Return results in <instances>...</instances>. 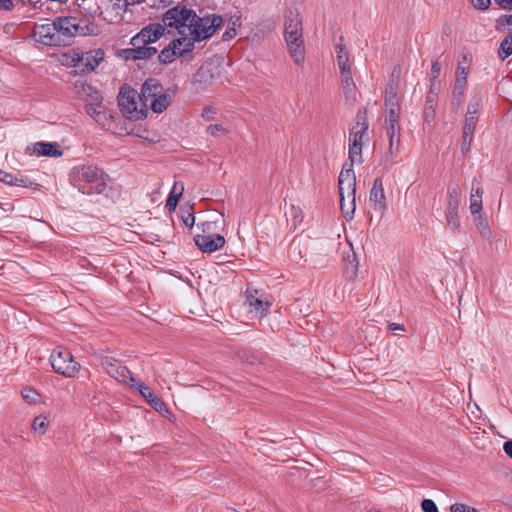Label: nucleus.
Instances as JSON below:
<instances>
[{
  "label": "nucleus",
  "instance_id": "f257e3e1",
  "mask_svg": "<svg viewBox=\"0 0 512 512\" xmlns=\"http://www.w3.org/2000/svg\"><path fill=\"white\" fill-rule=\"evenodd\" d=\"M163 24L151 23L138 33L147 46L157 42L165 33L166 28L177 30L179 38L173 39L158 54L161 64L167 65L177 58L191 53L195 43L210 38L222 25L219 15L199 17L195 11L185 6H176L166 11L162 18Z\"/></svg>",
  "mask_w": 512,
  "mask_h": 512
},
{
  "label": "nucleus",
  "instance_id": "f03ea898",
  "mask_svg": "<svg viewBox=\"0 0 512 512\" xmlns=\"http://www.w3.org/2000/svg\"><path fill=\"white\" fill-rule=\"evenodd\" d=\"M175 94L176 88H164L159 80L149 78L143 83L140 94L130 87H122L118 104L129 118L143 119L149 109L157 114L165 111Z\"/></svg>",
  "mask_w": 512,
  "mask_h": 512
},
{
  "label": "nucleus",
  "instance_id": "7ed1b4c3",
  "mask_svg": "<svg viewBox=\"0 0 512 512\" xmlns=\"http://www.w3.org/2000/svg\"><path fill=\"white\" fill-rule=\"evenodd\" d=\"M70 182L83 194H101L106 190L110 176L96 165L84 164L71 170Z\"/></svg>",
  "mask_w": 512,
  "mask_h": 512
},
{
  "label": "nucleus",
  "instance_id": "20e7f679",
  "mask_svg": "<svg viewBox=\"0 0 512 512\" xmlns=\"http://www.w3.org/2000/svg\"><path fill=\"white\" fill-rule=\"evenodd\" d=\"M59 46H69L77 36H86L93 32L88 20L78 16H59L55 19Z\"/></svg>",
  "mask_w": 512,
  "mask_h": 512
},
{
  "label": "nucleus",
  "instance_id": "39448f33",
  "mask_svg": "<svg viewBox=\"0 0 512 512\" xmlns=\"http://www.w3.org/2000/svg\"><path fill=\"white\" fill-rule=\"evenodd\" d=\"M284 38L295 63L304 61L302 21L297 13L289 12L284 24Z\"/></svg>",
  "mask_w": 512,
  "mask_h": 512
},
{
  "label": "nucleus",
  "instance_id": "423d86ee",
  "mask_svg": "<svg viewBox=\"0 0 512 512\" xmlns=\"http://www.w3.org/2000/svg\"><path fill=\"white\" fill-rule=\"evenodd\" d=\"M368 123L365 116L358 112L356 124L349 133L348 162L362 163L363 138L367 136Z\"/></svg>",
  "mask_w": 512,
  "mask_h": 512
},
{
  "label": "nucleus",
  "instance_id": "0eeeda50",
  "mask_svg": "<svg viewBox=\"0 0 512 512\" xmlns=\"http://www.w3.org/2000/svg\"><path fill=\"white\" fill-rule=\"evenodd\" d=\"M50 363L56 373L67 378L75 377L80 370V364L74 360L70 351L62 347L53 350Z\"/></svg>",
  "mask_w": 512,
  "mask_h": 512
},
{
  "label": "nucleus",
  "instance_id": "6e6552de",
  "mask_svg": "<svg viewBox=\"0 0 512 512\" xmlns=\"http://www.w3.org/2000/svg\"><path fill=\"white\" fill-rule=\"evenodd\" d=\"M214 222L206 221L201 223L204 234L194 237L196 246L204 253H212L220 250L225 244V238L220 234L211 233Z\"/></svg>",
  "mask_w": 512,
  "mask_h": 512
},
{
  "label": "nucleus",
  "instance_id": "1a4fd4ad",
  "mask_svg": "<svg viewBox=\"0 0 512 512\" xmlns=\"http://www.w3.org/2000/svg\"><path fill=\"white\" fill-rule=\"evenodd\" d=\"M101 367L105 372L116 381L128 384L130 387H134L135 379L133 378L130 370L120 364V362L112 356L101 355L99 356Z\"/></svg>",
  "mask_w": 512,
  "mask_h": 512
},
{
  "label": "nucleus",
  "instance_id": "9d476101",
  "mask_svg": "<svg viewBox=\"0 0 512 512\" xmlns=\"http://www.w3.org/2000/svg\"><path fill=\"white\" fill-rule=\"evenodd\" d=\"M105 53L102 49L89 50L75 53L72 57V65L84 73H90L104 60Z\"/></svg>",
  "mask_w": 512,
  "mask_h": 512
},
{
  "label": "nucleus",
  "instance_id": "9b49d317",
  "mask_svg": "<svg viewBox=\"0 0 512 512\" xmlns=\"http://www.w3.org/2000/svg\"><path fill=\"white\" fill-rule=\"evenodd\" d=\"M355 163L345 161L338 177L339 196L352 199L356 196V176L353 169Z\"/></svg>",
  "mask_w": 512,
  "mask_h": 512
},
{
  "label": "nucleus",
  "instance_id": "f8f14e48",
  "mask_svg": "<svg viewBox=\"0 0 512 512\" xmlns=\"http://www.w3.org/2000/svg\"><path fill=\"white\" fill-rule=\"evenodd\" d=\"M246 305L249 307L250 313H254L257 317H263L272 306V302L265 296L264 292L247 288Z\"/></svg>",
  "mask_w": 512,
  "mask_h": 512
},
{
  "label": "nucleus",
  "instance_id": "ddd939ff",
  "mask_svg": "<svg viewBox=\"0 0 512 512\" xmlns=\"http://www.w3.org/2000/svg\"><path fill=\"white\" fill-rule=\"evenodd\" d=\"M369 206L382 217L387 211V198L384 191L383 180L376 178L369 192Z\"/></svg>",
  "mask_w": 512,
  "mask_h": 512
},
{
  "label": "nucleus",
  "instance_id": "4468645a",
  "mask_svg": "<svg viewBox=\"0 0 512 512\" xmlns=\"http://www.w3.org/2000/svg\"><path fill=\"white\" fill-rule=\"evenodd\" d=\"M34 37L37 42L47 46H59L55 20L51 23L38 24L34 28Z\"/></svg>",
  "mask_w": 512,
  "mask_h": 512
},
{
  "label": "nucleus",
  "instance_id": "2eb2a0df",
  "mask_svg": "<svg viewBox=\"0 0 512 512\" xmlns=\"http://www.w3.org/2000/svg\"><path fill=\"white\" fill-rule=\"evenodd\" d=\"M388 137V149L384 156V162L394 165L399 162L400 135H386Z\"/></svg>",
  "mask_w": 512,
  "mask_h": 512
},
{
  "label": "nucleus",
  "instance_id": "dca6fc26",
  "mask_svg": "<svg viewBox=\"0 0 512 512\" xmlns=\"http://www.w3.org/2000/svg\"><path fill=\"white\" fill-rule=\"evenodd\" d=\"M27 151L49 157H60L62 155L59 145L50 142H36L32 147H28Z\"/></svg>",
  "mask_w": 512,
  "mask_h": 512
},
{
  "label": "nucleus",
  "instance_id": "f3484780",
  "mask_svg": "<svg viewBox=\"0 0 512 512\" xmlns=\"http://www.w3.org/2000/svg\"><path fill=\"white\" fill-rule=\"evenodd\" d=\"M385 124L386 135H400V117L399 113L395 112V109H389V111H387Z\"/></svg>",
  "mask_w": 512,
  "mask_h": 512
},
{
  "label": "nucleus",
  "instance_id": "a211bd4d",
  "mask_svg": "<svg viewBox=\"0 0 512 512\" xmlns=\"http://www.w3.org/2000/svg\"><path fill=\"white\" fill-rule=\"evenodd\" d=\"M467 69L468 68L462 66L461 64H459L457 67L456 79L454 84V95L456 97H462L464 94L468 74Z\"/></svg>",
  "mask_w": 512,
  "mask_h": 512
},
{
  "label": "nucleus",
  "instance_id": "6ab92c4d",
  "mask_svg": "<svg viewBox=\"0 0 512 512\" xmlns=\"http://www.w3.org/2000/svg\"><path fill=\"white\" fill-rule=\"evenodd\" d=\"M337 65L340 71L351 69L349 54L344 44L339 43L335 47Z\"/></svg>",
  "mask_w": 512,
  "mask_h": 512
},
{
  "label": "nucleus",
  "instance_id": "aec40b11",
  "mask_svg": "<svg viewBox=\"0 0 512 512\" xmlns=\"http://www.w3.org/2000/svg\"><path fill=\"white\" fill-rule=\"evenodd\" d=\"M130 44L134 49H139L141 52L144 51L146 59H150L157 54V49L153 46H147L146 43L142 41L139 33L131 38Z\"/></svg>",
  "mask_w": 512,
  "mask_h": 512
},
{
  "label": "nucleus",
  "instance_id": "412c9836",
  "mask_svg": "<svg viewBox=\"0 0 512 512\" xmlns=\"http://www.w3.org/2000/svg\"><path fill=\"white\" fill-rule=\"evenodd\" d=\"M482 195L483 189L481 187H478L476 189L472 188L469 206L472 215L480 214L482 210Z\"/></svg>",
  "mask_w": 512,
  "mask_h": 512
},
{
  "label": "nucleus",
  "instance_id": "4be33fe9",
  "mask_svg": "<svg viewBox=\"0 0 512 512\" xmlns=\"http://www.w3.org/2000/svg\"><path fill=\"white\" fill-rule=\"evenodd\" d=\"M356 196H352V199L347 198V196H340V208L343 216L349 220L353 218L356 204H355Z\"/></svg>",
  "mask_w": 512,
  "mask_h": 512
},
{
  "label": "nucleus",
  "instance_id": "5701e85b",
  "mask_svg": "<svg viewBox=\"0 0 512 512\" xmlns=\"http://www.w3.org/2000/svg\"><path fill=\"white\" fill-rule=\"evenodd\" d=\"M49 419L45 415L36 416L31 424V431L37 435H44L49 427Z\"/></svg>",
  "mask_w": 512,
  "mask_h": 512
},
{
  "label": "nucleus",
  "instance_id": "b1692460",
  "mask_svg": "<svg viewBox=\"0 0 512 512\" xmlns=\"http://www.w3.org/2000/svg\"><path fill=\"white\" fill-rule=\"evenodd\" d=\"M341 76V84L344 90V93L347 97H349L355 90V83L353 81L351 69L340 71Z\"/></svg>",
  "mask_w": 512,
  "mask_h": 512
},
{
  "label": "nucleus",
  "instance_id": "393cba45",
  "mask_svg": "<svg viewBox=\"0 0 512 512\" xmlns=\"http://www.w3.org/2000/svg\"><path fill=\"white\" fill-rule=\"evenodd\" d=\"M94 102H91L85 106L86 113L91 116L93 119L100 113L104 106L102 105V98L97 91H94V95L92 96Z\"/></svg>",
  "mask_w": 512,
  "mask_h": 512
},
{
  "label": "nucleus",
  "instance_id": "a878e982",
  "mask_svg": "<svg viewBox=\"0 0 512 512\" xmlns=\"http://www.w3.org/2000/svg\"><path fill=\"white\" fill-rule=\"evenodd\" d=\"M448 202L447 208L452 210H459V206L461 203V192L457 186H449L448 187Z\"/></svg>",
  "mask_w": 512,
  "mask_h": 512
},
{
  "label": "nucleus",
  "instance_id": "bb28decb",
  "mask_svg": "<svg viewBox=\"0 0 512 512\" xmlns=\"http://www.w3.org/2000/svg\"><path fill=\"white\" fill-rule=\"evenodd\" d=\"M447 227L452 232H457L460 228V221L458 218V210H452L447 208L445 213Z\"/></svg>",
  "mask_w": 512,
  "mask_h": 512
},
{
  "label": "nucleus",
  "instance_id": "cd10ccee",
  "mask_svg": "<svg viewBox=\"0 0 512 512\" xmlns=\"http://www.w3.org/2000/svg\"><path fill=\"white\" fill-rule=\"evenodd\" d=\"M119 56L125 60H145V52L139 49L126 48L119 51Z\"/></svg>",
  "mask_w": 512,
  "mask_h": 512
},
{
  "label": "nucleus",
  "instance_id": "c85d7f7f",
  "mask_svg": "<svg viewBox=\"0 0 512 512\" xmlns=\"http://www.w3.org/2000/svg\"><path fill=\"white\" fill-rule=\"evenodd\" d=\"M11 186L23 187V188H33L34 186H38L37 183L29 179L27 176H24L20 173L13 174V179L11 182Z\"/></svg>",
  "mask_w": 512,
  "mask_h": 512
},
{
  "label": "nucleus",
  "instance_id": "c756f323",
  "mask_svg": "<svg viewBox=\"0 0 512 512\" xmlns=\"http://www.w3.org/2000/svg\"><path fill=\"white\" fill-rule=\"evenodd\" d=\"M498 55L502 60L512 55V36H506L501 41L498 49Z\"/></svg>",
  "mask_w": 512,
  "mask_h": 512
},
{
  "label": "nucleus",
  "instance_id": "7c9ffc66",
  "mask_svg": "<svg viewBox=\"0 0 512 512\" xmlns=\"http://www.w3.org/2000/svg\"><path fill=\"white\" fill-rule=\"evenodd\" d=\"M183 191H184V186H183V184H181L178 193H174V191L170 192V194L167 198L166 204H165V208L169 212H172L176 209L179 198L181 197Z\"/></svg>",
  "mask_w": 512,
  "mask_h": 512
},
{
  "label": "nucleus",
  "instance_id": "2f4dec72",
  "mask_svg": "<svg viewBox=\"0 0 512 512\" xmlns=\"http://www.w3.org/2000/svg\"><path fill=\"white\" fill-rule=\"evenodd\" d=\"M94 120L103 128L110 129L113 123V116L105 108L97 114Z\"/></svg>",
  "mask_w": 512,
  "mask_h": 512
},
{
  "label": "nucleus",
  "instance_id": "473e14b6",
  "mask_svg": "<svg viewBox=\"0 0 512 512\" xmlns=\"http://www.w3.org/2000/svg\"><path fill=\"white\" fill-rule=\"evenodd\" d=\"M21 396L28 404H36L40 397L39 393L30 386L21 390Z\"/></svg>",
  "mask_w": 512,
  "mask_h": 512
},
{
  "label": "nucleus",
  "instance_id": "72a5a7b5",
  "mask_svg": "<svg viewBox=\"0 0 512 512\" xmlns=\"http://www.w3.org/2000/svg\"><path fill=\"white\" fill-rule=\"evenodd\" d=\"M482 105V97L475 95L469 102L466 115L477 116Z\"/></svg>",
  "mask_w": 512,
  "mask_h": 512
},
{
  "label": "nucleus",
  "instance_id": "f704fd0d",
  "mask_svg": "<svg viewBox=\"0 0 512 512\" xmlns=\"http://www.w3.org/2000/svg\"><path fill=\"white\" fill-rule=\"evenodd\" d=\"M134 387L140 392L141 396L148 401V403L154 401L155 395L151 388L143 383H136V381L134 382Z\"/></svg>",
  "mask_w": 512,
  "mask_h": 512
},
{
  "label": "nucleus",
  "instance_id": "c9c22d12",
  "mask_svg": "<svg viewBox=\"0 0 512 512\" xmlns=\"http://www.w3.org/2000/svg\"><path fill=\"white\" fill-rule=\"evenodd\" d=\"M478 122V116L466 115L463 132L474 135L475 128Z\"/></svg>",
  "mask_w": 512,
  "mask_h": 512
},
{
  "label": "nucleus",
  "instance_id": "e433bc0d",
  "mask_svg": "<svg viewBox=\"0 0 512 512\" xmlns=\"http://www.w3.org/2000/svg\"><path fill=\"white\" fill-rule=\"evenodd\" d=\"M385 106L387 108V111H389V109H395V112L399 113L400 108L397 103V96L395 93H393V92L387 93L386 98H385Z\"/></svg>",
  "mask_w": 512,
  "mask_h": 512
},
{
  "label": "nucleus",
  "instance_id": "4c0bfd02",
  "mask_svg": "<svg viewBox=\"0 0 512 512\" xmlns=\"http://www.w3.org/2000/svg\"><path fill=\"white\" fill-rule=\"evenodd\" d=\"M472 134L467 132H463L462 140H461V151L463 154H466L470 150L471 143L473 141Z\"/></svg>",
  "mask_w": 512,
  "mask_h": 512
},
{
  "label": "nucleus",
  "instance_id": "58836bf2",
  "mask_svg": "<svg viewBox=\"0 0 512 512\" xmlns=\"http://www.w3.org/2000/svg\"><path fill=\"white\" fill-rule=\"evenodd\" d=\"M423 512H438L435 502L431 499H424L421 503Z\"/></svg>",
  "mask_w": 512,
  "mask_h": 512
},
{
  "label": "nucleus",
  "instance_id": "ea45409f",
  "mask_svg": "<svg viewBox=\"0 0 512 512\" xmlns=\"http://www.w3.org/2000/svg\"><path fill=\"white\" fill-rule=\"evenodd\" d=\"M437 97H438V93L433 92V89H430V91L428 92V94L426 96L425 106H428V108L434 109Z\"/></svg>",
  "mask_w": 512,
  "mask_h": 512
},
{
  "label": "nucleus",
  "instance_id": "a19ab883",
  "mask_svg": "<svg viewBox=\"0 0 512 512\" xmlns=\"http://www.w3.org/2000/svg\"><path fill=\"white\" fill-rule=\"evenodd\" d=\"M181 219L183 223L189 228H192L195 223V216L192 211H187L186 214H182Z\"/></svg>",
  "mask_w": 512,
  "mask_h": 512
},
{
  "label": "nucleus",
  "instance_id": "79ce46f5",
  "mask_svg": "<svg viewBox=\"0 0 512 512\" xmlns=\"http://www.w3.org/2000/svg\"><path fill=\"white\" fill-rule=\"evenodd\" d=\"M475 508L470 507L463 503H455L450 506L451 512H471V510H474Z\"/></svg>",
  "mask_w": 512,
  "mask_h": 512
},
{
  "label": "nucleus",
  "instance_id": "37998d69",
  "mask_svg": "<svg viewBox=\"0 0 512 512\" xmlns=\"http://www.w3.org/2000/svg\"><path fill=\"white\" fill-rule=\"evenodd\" d=\"M224 133L225 129L220 124H213L207 127V133L211 136H216L218 133Z\"/></svg>",
  "mask_w": 512,
  "mask_h": 512
},
{
  "label": "nucleus",
  "instance_id": "c03bdc74",
  "mask_svg": "<svg viewBox=\"0 0 512 512\" xmlns=\"http://www.w3.org/2000/svg\"><path fill=\"white\" fill-rule=\"evenodd\" d=\"M471 3L474 8L485 10L489 8L491 1L490 0H471Z\"/></svg>",
  "mask_w": 512,
  "mask_h": 512
},
{
  "label": "nucleus",
  "instance_id": "a18cd8bd",
  "mask_svg": "<svg viewBox=\"0 0 512 512\" xmlns=\"http://www.w3.org/2000/svg\"><path fill=\"white\" fill-rule=\"evenodd\" d=\"M14 8L13 0H0V11L9 12Z\"/></svg>",
  "mask_w": 512,
  "mask_h": 512
},
{
  "label": "nucleus",
  "instance_id": "49530a36",
  "mask_svg": "<svg viewBox=\"0 0 512 512\" xmlns=\"http://www.w3.org/2000/svg\"><path fill=\"white\" fill-rule=\"evenodd\" d=\"M440 71H441V65H440L439 61L438 60L432 61V65H431L432 79H436L439 76Z\"/></svg>",
  "mask_w": 512,
  "mask_h": 512
},
{
  "label": "nucleus",
  "instance_id": "de8ad7c7",
  "mask_svg": "<svg viewBox=\"0 0 512 512\" xmlns=\"http://www.w3.org/2000/svg\"><path fill=\"white\" fill-rule=\"evenodd\" d=\"M13 174L14 173H9V172L0 170V182H3L5 184L11 186V182H12V179H13Z\"/></svg>",
  "mask_w": 512,
  "mask_h": 512
},
{
  "label": "nucleus",
  "instance_id": "09e8293b",
  "mask_svg": "<svg viewBox=\"0 0 512 512\" xmlns=\"http://www.w3.org/2000/svg\"><path fill=\"white\" fill-rule=\"evenodd\" d=\"M501 8L505 10H512V0H494Z\"/></svg>",
  "mask_w": 512,
  "mask_h": 512
},
{
  "label": "nucleus",
  "instance_id": "8fccbe9b",
  "mask_svg": "<svg viewBox=\"0 0 512 512\" xmlns=\"http://www.w3.org/2000/svg\"><path fill=\"white\" fill-rule=\"evenodd\" d=\"M236 35V31L235 29H230V30H226L223 35H222V39L224 41H227V40H230L232 39L234 36Z\"/></svg>",
  "mask_w": 512,
  "mask_h": 512
},
{
  "label": "nucleus",
  "instance_id": "3c124183",
  "mask_svg": "<svg viewBox=\"0 0 512 512\" xmlns=\"http://www.w3.org/2000/svg\"><path fill=\"white\" fill-rule=\"evenodd\" d=\"M388 329L390 331H404V325L399 323H388Z\"/></svg>",
  "mask_w": 512,
  "mask_h": 512
},
{
  "label": "nucleus",
  "instance_id": "603ef678",
  "mask_svg": "<svg viewBox=\"0 0 512 512\" xmlns=\"http://www.w3.org/2000/svg\"><path fill=\"white\" fill-rule=\"evenodd\" d=\"M503 450L510 458H512V440L504 443Z\"/></svg>",
  "mask_w": 512,
  "mask_h": 512
},
{
  "label": "nucleus",
  "instance_id": "864d4df0",
  "mask_svg": "<svg viewBox=\"0 0 512 512\" xmlns=\"http://www.w3.org/2000/svg\"><path fill=\"white\" fill-rule=\"evenodd\" d=\"M172 2L173 0H151L150 6L156 7L158 5H168Z\"/></svg>",
  "mask_w": 512,
  "mask_h": 512
},
{
  "label": "nucleus",
  "instance_id": "5fc2aeb1",
  "mask_svg": "<svg viewBox=\"0 0 512 512\" xmlns=\"http://www.w3.org/2000/svg\"><path fill=\"white\" fill-rule=\"evenodd\" d=\"M425 120L430 121L434 117V109L428 108V106H425L424 110Z\"/></svg>",
  "mask_w": 512,
  "mask_h": 512
},
{
  "label": "nucleus",
  "instance_id": "6e6d98bb",
  "mask_svg": "<svg viewBox=\"0 0 512 512\" xmlns=\"http://www.w3.org/2000/svg\"><path fill=\"white\" fill-rule=\"evenodd\" d=\"M151 405H153L155 408L161 407L163 405V402L155 396L153 402H149Z\"/></svg>",
  "mask_w": 512,
  "mask_h": 512
},
{
  "label": "nucleus",
  "instance_id": "4d7b16f0",
  "mask_svg": "<svg viewBox=\"0 0 512 512\" xmlns=\"http://www.w3.org/2000/svg\"><path fill=\"white\" fill-rule=\"evenodd\" d=\"M439 85L436 82V79H431L430 89H433V92H437Z\"/></svg>",
  "mask_w": 512,
  "mask_h": 512
},
{
  "label": "nucleus",
  "instance_id": "13d9d810",
  "mask_svg": "<svg viewBox=\"0 0 512 512\" xmlns=\"http://www.w3.org/2000/svg\"><path fill=\"white\" fill-rule=\"evenodd\" d=\"M291 210L294 212V216L295 217H298V216L301 215V210L299 208H296V207L292 206Z\"/></svg>",
  "mask_w": 512,
  "mask_h": 512
},
{
  "label": "nucleus",
  "instance_id": "bf43d9fd",
  "mask_svg": "<svg viewBox=\"0 0 512 512\" xmlns=\"http://www.w3.org/2000/svg\"><path fill=\"white\" fill-rule=\"evenodd\" d=\"M181 183L175 182L171 191L178 193Z\"/></svg>",
  "mask_w": 512,
  "mask_h": 512
},
{
  "label": "nucleus",
  "instance_id": "052dcab7",
  "mask_svg": "<svg viewBox=\"0 0 512 512\" xmlns=\"http://www.w3.org/2000/svg\"><path fill=\"white\" fill-rule=\"evenodd\" d=\"M205 119L209 120V110H205L203 115H202Z\"/></svg>",
  "mask_w": 512,
  "mask_h": 512
},
{
  "label": "nucleus",
  "instance_id": "680f3d73",
  "mask_svg": "<svg viewBox=\"0 0 512 512\" xmlns=\"http://www.w3.org/2000/svg\"><path fill=\"white\" fill-rule=\"evenodd\" d=\"M506 21L508 25H512V16H507Z\"/></svg>",
  "mask_w": 512,
  "mask_h": 512
},
{
  "label": "nucleus",
  "instance_id": "e2e57ef3",
  "mask_svg": "<svg viewBox=\"0 0 512 512\" xmlns=\"http://www.w3.org/2000/svg\"><path fill=\"white\" fill-rule=\"evenodd\" d=\"M471 512H479L476 508L474 510H471Z\"/></svg>",
  "mask_w": 512,
  "mask_h": 512
},
{
  "label": "nucleus",
  "instance_id": "0e129e2a",
  "mask_svg": "<svg viewBox=\"0 0 512 512\" xmlns=\"http://www.w3.org/2000/svg\"><path fill=\"white\" fill-rule=\"evenodd\" d=\"M370 512H380V511H379V510H372V511H370Z\"/></svg>",
  "mask_w": 512,
  "mask_h": 512
}]
</instances>
